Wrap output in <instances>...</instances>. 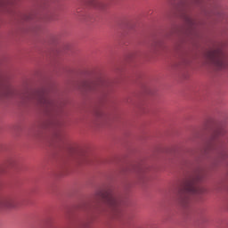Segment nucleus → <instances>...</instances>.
<instances>
[{
    "label": "nucleus",
    "instance_id": "f257e3e1",
    "mask_svg": "<svg viewBox=\"0 0 228 228\" xmlns=\"http://www.w3.org/2000/svg\"><path fill=\"white\" fill-rule=\"evenodd\" d=\"M200 181H202V174L197 173L194 176L187 179L183 183V194L180 198V204L186 208L190 204V195L202 193V189L199 186Z\"/></svg>",
    "mask_w": 228,
    "mask_h": 228
},
{
    "label": "nucleus",
    "instance_id": "f03ea898",
    "mask_svg": "<svg viewBox=\"0 0 228 228\" xmlns=\"http://www.w3.org/2000/svg\"><path fill=\"white\" fill-rule=\"evenodd\" d=\"M225 134H227V128H225L224 126H220L216 128L213 132L208 144V149H215V151H217L220 159H227L228 156L227 151H225V148H224V145L222 144L220 140H218V138L225 136Z\"/></svg>",
    "mask_w": 228,
    "mask_h": 228
},
{
    "label": "nucleus",
    "instance_id": "7ed1b4c3",
    "mask_svg": "<svg viewBox=\"0 0 228 228\" xmlns=\"http://www.w3.org/2000/svg\"><path fill=\"white\" fill-rule=\"evenodd\" d=\"M97 199L104 200L106 204L112 209V211H118L122 204L120 197L117 196L111 190L106 191L104 189L98 190L96 191Z\"/></svg>",
    "mask_w": 228,
    "mask_h": 228
},
{
    "label": "nucleus",
    "instance_id": "20e7f679",
    "mask_svg": "<svg viewBox=\"0 0 228 228\" xmlns=\"http://www.w3.org/2000/svg\"><path fill=\"white\" fill-rule=\"evenodd\" d=\"M207 60L212 63L218 70L227 69L228 61L225 53L220 49L209 51L207 53Z\"/></svg>",
    "mask_w": 228,
    "mask_h": 228
},
{
    "label": "nucleus",
    "instance_id": "39448f33",
    "mask_svg": "<svg viewBox=\"0 0 228 228\" xmlns=\"http://www.w3.org/2000/svg\"><path fill=\"white\" fill-rule=\"evenodd\" d=\"M35 99L37 104H40L47 113H53V111H56V102L51 100L45 91H40L37 93L35 96Z\"/></svg>",
    "mask_w": 228,
    "mask_h": 228
},
{
    "label": "nucleus",
    "instance_id": "423d86ee",
    "mask_svg": "<svg viewBox=\"0 0 228 228\" xmlns=\"http://www.w3.org/2000/svg\"><path fill=\"white\" fill-rule=\"evenodd\" d=\"M15 208V201L12 198L1 197L0 198V209H11Z\"/></svg>",
    "mask_w": 228,
    "mask_h": 228
},
{
    "label": "nucleus",
    "instance_id": "0eeeda50",
    "mask_svg": "<svg viewBox=\"0 0 228 228\" xmlns=\"http://www.w3.org/2000/svg\"><path fill=\"white\" fill-rule=\"evenodd\" d=\"M0 90H4V95L5 97H10L12 94H13V89L10 86H4V82L3 80V77H0Z\"/></svg>",
    "mask_w": 228,
    "mask_h": 228
},
{
    "label": "nucleus",
    "instance_id": "6e6552de",
    "mask_svg": "<svg viewBox=\"0 0 228 228\" xmlns=\"http://www.w3.org/2000/svg\"><path fill=\"white\" fill-rule=\"evenodd\" d=\"M101 86V84L94 83V82H84L83 88L84 90H87L92 92L94 90H97Z\"/></svg>",
    "mask_w": 228,
    "mask_h": 228
},
{
    "label": "nucleus",
    "instance_id": "1a4fd4ad",
    "mask_svg": "<svg viewBox=\"0 0 228 228\" xmlns=\"http://www.w3.org/2000/svg\"><path fill=\"white\" fill-rule=\"evenodd\" d=\"M182 19H183L185 24L188 25L189 28H193V26L195 25V20L187 12H183L182 14Z\"/></svg>",
    "mask_w": 228,
    "mask_h": 228
},
{
    "label": "nucleus",
    "instance_id": "9d476101",
    "mask_svg": "<svg viewBox=\"0 0 228 228\" xmlns=\"http://www.w3.org/2000/svg\"><path fill=\"white\" fill-rule=\"evenodd\" d=\"M137 172L139 174V177L142 178V175H143V167H139Z\"/></svg>",
    "mask_w": 228,
    "mask_h": 228
},
{
    "label": "nucleus",
    "instance_id": "9b49d317",
    "mask_svg": "<svg viewBox=\"0 0 228 228\" xmlns=\"http://www.w3.org/2000/svg\"><path fill=\"white\" fill-rule=\"evenodd\" d=\"M196 3L200 4V3H204V0H196Z\"/></svg>",
    "mask_w": 228,
    "mask_h": 228
},
{
    "label": "nucleus",
    "instance_id": "f8f14e48",
    "mask_svg": "<svg viewBox=\"0 0 228 228\" xmlns=\"http://www.w3.org/2000/svg\"><path fill=\"white\" fill-rule=\"evenodd\" d=\"M99 8H102V4H98Z\"/></svg>",
    "mask_w": 228,
    "mask_h": 228
}]
</instances>
